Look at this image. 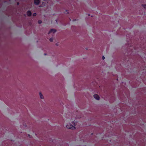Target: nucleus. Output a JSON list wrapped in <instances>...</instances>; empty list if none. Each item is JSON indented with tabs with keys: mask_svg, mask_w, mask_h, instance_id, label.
I'll return each instance as SVG.
<instances>
[{
	"mask_svg": "<svg viewBox=\"0 0 146 146\" xmlns=\"http://www.w3.org/2000/svg\"><path fill=\"white\" fill-rule=\"evenodd\" d=\"M65 127L68 129H76L75 127L76 123L74 119L71 117H67L64 121Z\"/></svg>",
	"mask_w": 146,
	"mask_h": 146,
	"instance_id": "nucleus-1",
	"label": "nucleus"
},
{
	"mask_svg": "<svg viewBox=\"0 0 146 146\" xmlns=\"http://www.w3.org/2000/svg\"><path fill=\"white\" fill-rule=\"evenodd\" d=\"M94 98L96 100L99 101L100 99V96L97 94H95L93 95Z\"/></svg>",
	"mask_w": 146,
	"mask_h": 146,
	"instance_id": "nucleus-2",
	"label": "nucleus"
},
{
	"mask_svg": "<svg viewBox=\"0 0 146 146\" xmlns=\"http://www.w3.org/2000/svg\"><path fill=\"white\" fill-rule=\"evenodd\" d=\"M23 128L24 129L25 131H27L29 129V127L26 124H24L23 125Z\"/></svg>",
	"mask_w": 146,
	"mask_h": 146,
	"instance_id": "nucleus-3",
	"label": "nucleus"
},
{
	"mask_svg": "<svg viewBox=\"0 0 146 146\" xmlns=\"http://www.w3.org/2000/svg\"><path fill=\"white\" fill-rule=\"evenodd\" d=\"M56 31V30L55 29H50L48 32V34H53L55 33Z\"/></svg>",
	"mask_w": 146,
	"mask_h": 146,
	"instance_id": "nucleus-4",
	"label": "nucleus"
},
{
	"mask_svg": "<svg viewBox=\"0 0 146 146\" xmlns=\"http://www.w3.org/2000/svg\"><path fill=\"white\" fill-rule=\"evenodd\" d=\"M34 3L36 5H38L40 3L39 0H34Z\"/></svg>",
	"mask_w": 146,
	"mask_h": 146,
	"instance_id": "nucleus-5",
	"label": "nucleus"
},
{
	"mask_svg": "<svg viewBox=\"0 0 146 146\" xmlns=\"http://www.w3.org/2000/svg\"><path fill=\"white\" fill-rule=\"evenodd\" d=\"M27 15L28 16H31L32 15L31 12L30 11H28L27 12Z\"/></svg>",
	"mask_w": 146,
	"mask_h": 146,
	"instance_id": "nucleus-6",
	"label": "nucleus"
},
{
	"mask_svg": "<svg viewBox=\"0 0 146 146\" xmlns=\"http://www.w3.org/2000/svg\"><path fill=\"white\" fill-rule=\"evenodd\" d=\"M39 94L40 99H43L44 98V97L41 94V92H40L39 93Z\"/></svg>",
	"mask_w": 146,
	"mask_h": 146,
	"instance_id": "nucleus-7",
	"label": "nucleus"
},
{
	"mask_svg": "<svg viewBox=\"0 0 146 146\" xmlns=\"http://www.w3.org/2000/svg\"><path fill=\"white\" fill-rule=\"evenodd\" d=\"M142 7H143L145 9H146V4H142L141 5Z\"/></svg>",
	"mask_w": 146,
	"mask_h": 146,
	"instance_id": "nucleus-8",
	"label": "nucleus"
},
{
	"mask_svg": "<svg viewBox=\"0 0 146 146\" xmlns=\"http://www.w3.org/2000/svg\"><path fill=\"white\" fill-rule=\"evenodd\" d=\"M49 41L51 42H52L53 41V39L52 38H50L49 39Z\"/></svg>",
	"mask_w": 146,
	"mask_h": 146,
	"instance_id": "nucleus-9",
	"label": "nucleus"
},
{
	"mask_svg": "<svg viewBox=\"0 0 146 146\" xmlns=\"http://www.w3.org/2000/svg\"><path fill=\"white\" fill-rule=\"evenodd\" d=\"M81 116H79V115H78L77 117H76V118L77 119H80V118H81Z\"/></svg>",
	"mask_w": 146,
	"mask_h": 146,
	"instance_id": "nucleus-10",
	"label": "nucleus"
},
{
	"mask_svg": "<svg viewBox=\"0 0 146 146\" xmlns=\"http://www.w3.org/2000/svg\"><path fill=\"white\" fill-rule=\"evenodd\" d=\"M42 22L41 20H39L38 21V23L39 24H41L42 23Z\"/></svg>",
	"mask_w": 146,
	"mask_h": 146,
	"instance_id": "nucleus-11",
	"label": "nucleus"
},
{
	"mask_svg": "<svg viewBox=\"0 0 146 146\" xmlns=\"http://www.w3.org/2000/svg\"><path fill=\"white\" fill-rule=\"evenodd\" d=\"M36 13H33V15L34 16H36Z\"/></svg>",
	"mask_w": 146,
	"mask_h": 146,
	"instance_id": "nucleus-12",
	"label": "nucleus"
},
{
	"mask_svg": "<svg viewBox=\"0 0 146 146\" xmlns=\"http://www.w3.org/2000/svg\"><path fill=\"white\" fill-rule=\"evenodd\" d=\"M102 58H103V59H104V58H105V57L103 56V57Z\"/></svg>",
	"mask_w": 146,
	"mask_h": 146,
	"instance_id": "nucleus-13",
	"label": "nucleus"
},
{
	"mask_svg": "<svg viewBox=\"0 0 146 146\" xmlns=\"http://www.w3.org/2000/svg\"><path fill=\"white\" fill-rule=\"evenodd\" d=\"M29 137H30V135H29Z\"/></svg>",
	"mask_w": 146,
	"mask_h": 146,
	"instance_id": "nucleus-14",
	"label": "nucleus"
},
{
	"mask_svg": "<svg viewBox=\"0 0 146 146\" xmlns=\"http://www.w3.org/2000/svg\"><path fill=\"white\" fill-rule=\"evenodd\" d=\"M55 21H56V22H57V21L56 20H55Z\"/></svg>",
	"mask_w": 146,
	"mask_h": 146,
	"instance_id": "nucleus-15",
	"label": "nucleus"
}]
</instances>
